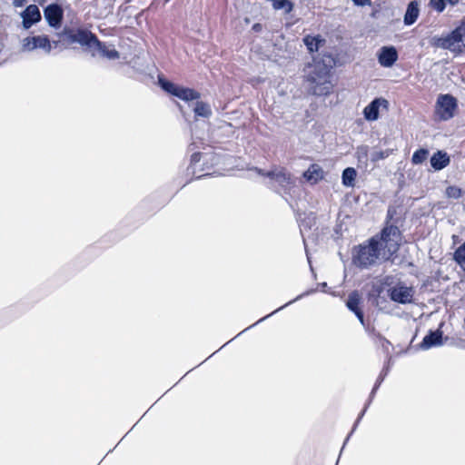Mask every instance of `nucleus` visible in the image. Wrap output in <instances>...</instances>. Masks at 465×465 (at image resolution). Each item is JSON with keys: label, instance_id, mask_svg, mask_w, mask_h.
<instances>
[{"label": "nucleus", "instance_id": "cd10ccee", "mask_svg": "<svg viewBox=\"0 0 465 465\" xmlns=\"http://www.w3.org/2000/svg\"><path fill=\"white\" fill-rule=\"evenodd\" d=\"M446 195L449 198L459 199L461 196V189L457 186H449L446 189Z\"/></svg>", "mask_w": 465, "mask_h": 465}, {"label": "nucleus", "instance_id": "a878e982", "mask_svg": "<svg viewBox=\"0 0 465 465\" xmlns=\"http://www.w3.org/2000/svg\"><path fill=\"white\" fill-rule=\"evenodd\" d=\"M360 295L358 294V292H351L349 297H348V301H347V307L351 311V312H356L359 309V304H360Z\"/></svg>", "mask_w": 465, "mask_h": 465}, {"label": "nucleus", "instance_id": "c9c22d12", "mask_svg": "<svg viewBox=\"0 0 465 465\" xmlns=\"http://www.w3.org/2000/svg\"><path fill=\"white\" fill-rule=\"evenodd\" d=\"M252 30L256 31V32H259L262 30V25L261 24H254L252 25Z\"/></svg>", "mask_w": 465, "mask_h": 465}, {"label": "nucleus", "instance_id": "72a5a7b5", "mask_svg": "<svg viewBox=\"0 0 465 465\" xmlns=\"http://www.w3.org/2000/svg\"><path fill=\"white\" fill-rule=\"evenodd\" d=\"M380 341L381 342V346L388 351V347L391 345L389 341L385 340L384 338H380Z\"/></svg>", "mask_w": 465, "mask_h": 465}, {"label": "nucleus", "instance_id": "0eeeda50", "mask_svg": "<svg viewBox=\"0 0 465 465\" xmlns=\"http://www.w3.org/2000/svg\"><path fill=\"white\" fill-rule=\"evenodd\" d=\"M457 107V100L451 94H440L436 101L435 114L440 120L447 121L454 116Z\"/></svg>", "mask_w": 465, "mask_h": 465}, {"label": "nucleus", "instance_id": "dca6fc26", "mask_svg": "<svg viewBox=\"0 0 465 465\" xmlns=\"http://www.w3.org/2000/svg\"><path fill=\"white\" fill-rule=\"evenodd\" d=\"M45 16L51 26H57L62 18V14L58 6L49 5L45 11Z\"/></svg>", "mask_w": 465, "mask_h": 465}, {"label": "nucleus", "instance_id": "412c9836", "mask_svg": "<svg viewBox=\"0 0 465 465\" xmlns=\"http://www.w3.org/2000/svg\"><path fill=\"white\" fill-rule=\"evenodd\" d=\"M193 111L197 116L208 118L212 115L210 105L204 102H197Z\"/></svg>", "mask_w": 465, "mask_h": 465}, {"label": "nucleus", "instance_id": "f3484780", "mask_svg": "<svg viewBox=\"0 0 465 465\" xmlns=\"http://www.w3.org/2000/svg\"><path fill=\"white\" fill-rule=\"evenodd\" d=\"M420 10L419 5L416 1H411L407 7L405 15H404V24L406 25H411L416 22L419 17Z\"/></svg>", "mask_w": 465, "mask_h": 465}, {"label": "nucleus", "instance_id": "f257e3e1", "mask_svg": "<svg viewBox=\"0 0 465 465\" xmlns=\"http://www.w3.org/2000/svg\"><path fill=\"white\" fill-rule=\"evenodd\" d=\"M401 242L399 228L394 225L386 226L380 234L355 247L352 262L361 269H367L380 261H390L398 252Z\"/></svg>", "mask_w": 465, "mask_h": 465}, {"label": "nucleus", "instance_id": "c756f323", "mask_svg": "<svg viewBox=\"0 0 465 465\" xmlns=\"http://www.w3.org/2000/svg\"><path fill=\"white\" fill-rule=\"evenodd\" d=\"M200 159H201V154L199 153H194L191 156V163L195 164L196 163H198L200 161Z\"/></svg>", "mask_w": 465, "mask_h": 465}, {"label": "nucleus", "instance_id": "f704fd0d", "mask_svg": "<svg viewBox=\"0 0 465 465\" xmlns=\"http://www.w3.org/2000/svg\"><path fill=\"white\" fill-rule=\"evenodd\" d=\"M445 1H446V5L449 4L450 5L454 6L459 3L460 0H445Z\"/></svg>", "mask_w": 465, "mask_h": 465}, {"label": "nucleus", "instance_id": "7ed1b4c3", "mask_svg": "<svg viewBox=\"0 0 465 465\" xmlns=\"http://www.w3.org/2000/svg\"><path fill=\"white\" fill-rule=\"evenodd\" d=\"M258 174L269 178L268 185L278 192L291 193L296 188V179L283 167H274L269 172L256 168Z\"/></svg>", "mask_w": 465, "mask_h": 465}, {"label": "nucleus", "instance_id": "f03ea898", "mask_svg": "<svg viewBox=\"0 0 465 465\" xmlns=\"http://www.w3.org/2000/svg\"><path fill=\"white\" fill-rule=\"evenodd\" d=\"M333 59L331 55L314 57L304 68V78L310 91L315 95H328L332 89L331 69Z\"/></svg>", "mask_w": 465, "mask_h": 465}, {"label": "nucleus", "instance_id": "b1692460", "mask_svg": "<svg viewBox=\"0 0 465 465\" xmlns=\"http://www.w3.org/2000/svg\"><path fill=\"white\" fill-rule=\"evenodd\" d=\"M454 260L465 271V242L455 251Z\"/></svg>", "mask_w": 465, "mask_h": 465}, {"label": "nucleus", "instance_id": "423d86ee", "mask_svg": "<svg viewBox=\"0 0 465 465\" xmlns=\"http://www.w3.org/2000/svg\"><path fill=\"white\" fill-rule=\"evenodd\" d=\"M158 83L159 85L167 93L180 98L183 101H193L197 100L201 97V94L199 92L192 89L183 87L178 84H175L166 79H164L163 76L158 77Z\"/></svg>", "mask_w": 465, "mask_h": 465}, {"label": "nucleus", "instance_id": "ddd939ff", "mask_svg": "<svg viewBox=\"0 0 465 465\" xmlns=\"http://www.w3.org/2000/svg\"><path fill=\"white\" fill-rule=\"evenodd\" d=\"M302 176L310 184H315L323 179L324 172L320 165L313 163L303 173Z\"/></svg>", "mask_w": 465, "mask_h": 465}, {"label": "nucleus", "instance_id": "aec40b11", "mask_svg": "<svg viewBox=\"0 0 465 465\" xmlns=\"http://www.w3.org/2000/svg\"><path fill=\"white\" fill-rule=\"evenodd\" d=\"M357 176V173L354 168L348 167L342 172V183L345 186H353Z\"/></svg>", "mask_w": 465, "mask_h": 465}, {"label": "nucleus", "instance_id": "f8f14e48", "mask_svg": "<svg viewBox=\"0 0 465 465\" xmlns=\"http://www.w3.org/2000/svg\"><path fill=\"white\" fill-rule=\"evenodd\" d=\"M21 15L23 17V25L25 29L30 28L41 19L39 8L35 5L27 6Z\"/></svg>", "mask_w": 465, "mask_h": 465}, {"label": "nucleus", "instance_id": "393cba45", "mask_svg": "<svg viewBox=\"0 0 465 465\" xmlns=\"http://www.w3.org/2000/svg\"><path fill=\"white\" fill-rule=\"evenodd\" d=\"M429 151L427 149H419L412 154L411 162L413 164H420L427 159Z\"/></svg>", "mask_w": 465, "mask_h": 465}, {"label": "nucleus", "instance_id": "2eb2a0df", "mask_svg": "<svg viewBox=\"0 0 465 465\" xmlns=\"http://www.w3.org/2000/svg\"><path fill=\"white\" fill-rule=\"evenodd\" d=\"M450 163V157L447 153L438 151L430 158L431 167L436 170H441Z\"/></svg>", "mask_w": 465, "mask_h": 465}, {"label": "nucleus", "instance_id": "4c0bfd02", "mask_svg": "<svg viewBox=\"0 0 465 465\" xmlns=\"http://www.w3.org/2000/svg\"><path fill=\"white\" fill-rule=\"evenodd\" d=\"M272 314H273V313L272 312V313L268 314L267 316H265V317H263V318L260 319L257 322L252 323V326L257 325V323H258V322H262L264 319H266V318L270 317V316H271V315H272Z\"/></svg>", "mask_w": 465, "mask_h": 465}, {"label": "nucleus", "instance_id": "c85d7f7f", "mask_svg": "<svg viewBox=\"0 0 465 465\" xmlns=\"http://www.w3.org/2000/svg\"><path fill=\"white\" fill-rule=\"evenodd\" d=\"M310 292H306V293H303V294H301L299 296H297L295 299H293L292 301H290L289 302L285 303L284 305L281 306L280 308H278L277 310H275L274 312H272V313H275L277 312H279L280 310L283 309L284 307L292 304V302L298 301L299 299H301L302 296L306 295V294H309Z\"/></svg>", "mask_w": 465, "mask_h": 465}, {"label": "nucleus", "instance_id": "4be33fe9", "mask_svg": "<svg viewBox=\"0 0 465 465\" xmlns=\"http://www.w3.org/2000/svg\"><path fill=\"white\" fill-rule=\"evenodd\" d=\"M355 154L358 159V162L366 167L368 165V159H369L368 146L361 145V146L357 147Z\"/></svg>", "mask_w": 465, "mask_h": 465}, {"label": "nucleus", "instance_id": "4468645a", "mask_svg": "<svg viewBox=\"0 0 465 465\" xmlns=\"http://www.w3.org/2000/svg\"><path fill=\"white\" fill-rule=\"evenodd\" d=\"M442 344V331L437 330L435 331H430L423 338L420 343V348L423 350H428L431 347L440 346Z\"/></svg>", "mask_w": 465, "mask_h": 465}, {"label": "nucleus", "instance_id": "9b49d317", "mask_svg": "<svg viewBox=\"0 0 465 465\" xmlns=\"http://www.w3.org/2000/svg\"><path fill=\"white\" fill-rule=\"evenodd\" d=\"M381 106L387 109L388 101L384 98L374 99L364 108V118L367 121H376L379 118V110Z\"/></svg>", "mask_w": 465, "mask_h": 465}, {"label": "nucleus", "instance_id": "39448f33", "mask_svg": "<svg viewBox=\"0 0 465 465\" xmlns=\"http://www.w3.org/2000/svg\"><path fill=\"white\" fill-rule=\"evenodd\" d=\"M70 39L82 45H86L91 50L94 56L106 57L108 59H114L116 57L115 50L107 49L106 46L103 45L92 33L86 30H77L71 33Z\"/></svg>", "mask_w": 465, "mask_h": 465}, {"label": "nucleus", "instance_id": "9d476101", "mask_svg": "<svg viewBox=\"0 0 465 465\" xmlns=\"http://www.w3.org/2000/svg\"><path fill=\"white\" fill-rule=\"evenodd\" d=\"M398 60V52L394 46H382L378 54L379 64L383 67H391Z\"/></svg>", "mask_w": 465, "mask_h": 465}, {"label": "nucleus", "instance_id": "6ab92c4d", "mask_svg": "<svg viewBox=\"0 0 465 465\" xmlns=\"http://www.w3.org/2000/svg\"><path fill=\"white\" fill-rule=\"evenodd\" d=\"M304 45L307 46L308 50L311 53L317 52L320 46L324 44V39L321 38L319 35H306L303 38Z\"/></svg>", "mask_w": 465, "mask_h": 465}, {"label": "nucleus", "instance_id": "20e7f679", "mask_svg": "<svg viewBox=\"0 0 465 465\" xmlns=\"http://www.w3.org/2000/svg\"><path fill=\"white\" fill-rule=\"evenodd\" d=\"M431 45L450 50L455 54L465 51V21L457 28L444 36H434L430 41Z\"/></svg>", "mask_w": 465, "mask_h": 465}, {"label": "nucleus", "instance_id": "1a4fd4ad", "mask_svg": "<svg viewBox=\"0 0 465 465\" xmlns=\"http://www.w3.org/2000/svg\"><path fill=\"white\" fill-rule=\"evenodd\" d=\"M37 48L43 49L45 53H50L52 44L46 35L28 36L22 41V50L32 52Z\"/></svg>", "mask_w": 465, "mask_h": 465}, {"label": "nucleus", "instance_id": "2f4dec72", "mask_svg": "<svg viewBox=\"0 0 465 465\" xmlns=\"http://www.w3.org/2000/svg\"><path fill=\"white\" fill-rule=\"evenodd\" d=\"M27 1L28 0H14L13 5L15 7H21V6H24L27 3Z\"/></svg>", "mask_w": 465, "mask_h": 465}, {"label": "nucleus", "instance_id": "a211bd4d", "mask_svg": "<svg viewBox=\"0 0 465 465\" xmlns=\"http://www.w3.org/2000/svg\"><path fill=\"white\" fill-rule=\"evenodd\" d=\"M383 379H384V375L381 374V375H380V377L378 378V380H377V381H376V383H375V385H374V387H373V389H372L371 392L369 401H368V402H367V404L365 405V407H364L363 411H362L361 412V414L359 415V417H358V419H357V420H356V422H355V424H354V426H353V429H352V430L351 431V433L349 434V436L347 437V439L345 440L344 444L348 441L349 437H350V436H351V434L354 431V430H355L356 426H357V425H358V423L360 422L361 419L363 417V415H364V413H365V411H366V410H367L368 406L370 405L371 401H372V399H373V397H374V395H375V393H376V391H377V390H378V388L380 387V385H381V383L382 382Z\"/></svg>", "mask_w": 465, "mask_h": 465}, {"label": "nucleus", "instance_id": "6e6552de", "mask_svg": "<svg viewBox=\"0 0 465 465\" xmlns=\"http://www.w3.org/2000/svg\"><path fill=\"white\" fill-rule=\"evenodd\" d=\"M388 296L391 301L397 303H411L413 301L414 290L412 287H409L402 282H399L388 290Z\"/></svg>", "mask_w": 465, "mask_h": 465}, {"label": "nucleus", "instance_id": "473e14b6", "mask_svg": "<svg viewBox=\"0 0 465 465\" xmlns=\"http://www.w3.org/2000/svg\"><path fill=\"white\" fill-rule=\"evenodd\" d=\"M355 313V315L357 316V318L360 320L361 323V324H364V318H363V313L361 310H358L356 312H353Z\"/></svg>", "mask_w": 465, "mask_h": 465}, {"label": "nucleus", "instance_id": "bb28decb", "mask_svg": "<svg viewBox=\"0 0 465 465\" xmlns=\"http://www.w3.org/2000/svg\"><path fill=\"white\" fill-rule=\"evenodd\" d=\"M429 5L438 13H442L446 7L445 0H430Z\"/></svg>", "mask_w": 465, "mask_h": 465}, {"label": "nucleus", "instance_id": "7c9ffc66", "mask_svg": "<svg viewBox=\"0 0 465 465\" xmlns=\"http://www.w3.org/2000/svg\"><path fill=\"white\" fill-rule=\"evenodd\" d=\"M352 1L356 5H359V6H364L366 5H371L370 0H352Z\"/></svg>", "mask_w": 465, "mask_h": 465}, {"label": "nucleus", "instance_id": "e433bc0d", "mask_svg": "<svg viewBox=\"0 0 465 465\" xmlns=\"http://www.w3.org/2000/svg\"><path fill=\"white\" fill-rule=\"evenodd\" d=\"M272 314H273V313L272 312V313L268 314L267 316H265V317H263V318L260 319L257 322L252 323V326L257 325V323H258V322H262L264 319H266V318L270 317V316H271V315H272Z\"/></svg>", "mask_w": 465, "mask_h": 465}, {"label": "nucleus", "instance_id": "5701e85b", "mask_svg": "<svg viewBox=\"0 0 465 465\" xmlns=\"http://www.w3.org/2000/svg\"><path fill=\"white\" fill-rule=\"evenodd\" d=\"M394 153V149H385V150H380V151H373L371 155V161L372 163H376L378 161L383 160L388 158L390 155H391Z\"/></svg>", "mask_w": 465, "mask_h": 465}]
</instances>
